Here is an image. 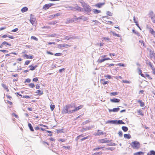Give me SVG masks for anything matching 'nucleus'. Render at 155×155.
<instances>
[{
  "instance_id": "1",
  "label": "nucleus",
  "mask_w": 155,
  "mask_h": 155,
  "mask_svg": "<svg viewBox=\"0 0 155 155\" xmlns=\"http://www.w3.org/2000/svg\"><path fill=\"white\" fill-rule=\"evenodd\" d=\"M75 106L76 104L74 103L66 105L65 106V109L63 110V112L64 113H67L68 112L73 113L82 108L84 106L82 105L76 107Z\"/></svg>"
},
{
  "instance_id": "2",
  "label": "nucleus",
  "mask_w": 155,
  "mask_h": 155,
  "mask_svg": "<svg viewBox=\"0 0 155 155\" xmlns=\"http://www.w3.org/2000/svg\"><path fill=\"white\" fill-rule=\"evenodd\" d=\"M131 147L134 149L138 150L140 147V144L137 141H134L130 143Z\"/></svg>"
},
{
  "instance_id": "3",
  "label": "nucleus",
  "mask_w": 155,
  "mask_h": 155,
  "mask_svg": "<svg viewBox=\"0 0 155 155\" xmlns=\"http://www.w3.org/2000/svg\"><path fill=\"white\" fill-rule=\"evenodd\" d=\"M84 10L87 12H89L91 11V9L90 7L87 4L84 3L83 6Z\"/></svg>"
},
{
  "instance_id": "4",
  "label": "nucleus",
  "mask_w": 155,
  "mask_h": 155,
  "mask_svg": "<svg viewBox=\"0 0 155 155\" xmlns=\"http://www.w3.org/2000/svg\"><path fill=\"white\" fill-rule=\"evenodd\" d=\"M149 15L152 22L154 23H155V14H154L153 12L151 11L149 13Z\"/></svg>"
},
{
  "instance_id": "5",
  "label": "nucleus",
  "mask_w": 155,
  "mask_h": 155,
  "mask_svg": "<svg viewBox=\"0 0 155 155\" xmlns=\"http://www.w3.org/2000/svg\"><path fill=\"white\" fill-rule=\"evenodd\" d=\"M54 5L53 3L47 4L44 5L43 7V9L45 10H47L49 9L50 7Z\"/></svg>"
},
{
  "instance_id": "6",
  "label": "nucleus",
  "mask_w": 155,
  "mask_h": 155,
  "mask_svg": "<svg viewBox=\"0 0 155 155\" xmlns=\"http://www.w3.org/2000/svg\"><path fill=\"white\" fill-rule=\"evenodd\" d=\"M111 141V140H107V138L100 139L98 140V142L100 143H108Z\"/></svg>"
},
{
  "instance_id": "7",
  "label": "nucleus",
  "mask_w": 155,
  "mask_h": 155,
  "mask_svg": "<svg viewBox=\"0 0 155 155\" xmlns=\"http://www.w3.org/2000/svg\"><path fill=\"white\" fill-rule=\"evenodd\" d=\"M148 64L149 65L152 70L153 74L155 75V68L154 67L153 65L150 62H149L148 63Z\"/></svg>"
},
{
  "instance_id": "8",
  "label": "nucleus",
  "mask_w": 155,
  "mask_h": 155,
  "mask_svg": "<svg viewBox=\"0 0 155 155\" xmlns=\"http://www.w3.org/2000/svg\"><path fill=\"white\" fill-rule=\"evenodd\" d=\"M36 93L38 95H41L43 94V91L42 89L38 90L36 91Z\"/></svg>"
},
{
  "instance_id": "9",
  "label": "nucleus",
  "mask_w": 155,
  "mask_h": 155,
  "mask_svg": "<svg viewBox=\"0 0 155 155\" xmlns=\"http://www.w3.org/2000/svg\"><path fill=\"white\" fill-rule=\"evenodd\" d=\"M120 108L119 107L114 108L113 109H109V112H117L118 111L120 110Z\"/></svg>"
},
{
  "instance_id": "10",
  "label": "nucleus",
  "mask_w": 155,
  "mask_h": 155,
  "mask_svg": "<svg viewBox=\"0 0 155 155\" xmlns=\"http://www.w3.org/2000/svg\"><path fill=\"white\" fill-rule=\"evenodd\" d=\"M36 19L35 18H33L32 15H31V17L30 19V21L31 23L33 25H34L35 24Z\"/></svg>"
},
{
  "instance_id": "11",
  "label": "nucleus",
  "mask_w": 155,
  "mask_h": 155,
  "mask_svg": "<svg viewBox=\"0 0 155 155\" xmlns=\"http://www.w3.org/2000/svg\"><path fill=\"white\" fill-rule=\"evenodd\" d=\"M150 56L151 58H155V53L151 50L150 51Z\"/></svg>"
},
{
  "instance_id": "12",
  "label": "nucleus",
  "mask_w": 155,
  "mask_h": 155,
  "mask_svg": "<svg viewBox=\"0 0 155 155\" xmlns=\"http://www.w3.org/2000/svg\"><path fill=\"white\" fill-rule=\"evenodd\" d=\"M149 32H150L153 35V36L155 37V31L152 28H149Z\"/></svg>"
},
{
  "instance_id": "13",
  "label": "nucleus",
  "mask_w": 155,
  "mask_h": 155,
  "mask_svg": "<svg viewBox=\"0 0 155 155\" xmlns=\"http://www.w3.org/2000/svg\"><path fill=\"white\" fill-rule=\"evenodd\" d=\"M110 101L111 102L113 103H118L120 102V100L119 99L114 98L113 99H110Z\"/></svg>"
},
{
  "instance_id": "14",
  "label": "nucleus",
  "mask_w": 155,
  "mask_h": 155,
  "mask_svg": "<svg viewBox=\"0 0 155 155\" xmlns=\"http://www.w3.org/2000/svg\"><path fill=\"white\" fill-rule=\"evenodd\" d=\"M110 60H111V59L109 58H104V59H99L98 61L99 63H101L105 61Z\"/></svg>"
},
{
  "instance_id": "15",
  "label": "nucleus",
  "mask_w": 155,
  "mask_h": 155,
  "mask_svg": "<svg viewBox=\"0 0 155 155\" xmlns=\"http://www.w3.org/2000/svg\"><path fill=\"white\" fill-rule=\"evenodd\" d=\"M137 102L140 104L141 107H143L144 106V102L142 100H138L137 101Z\"/></svg>"
},
{
  "instance_id": "16",
  "label": "nucleus",
  "mask_w": 155,
  "mask_h": 155,
  "mask_svg": "<svg viewBox=\"0 0 155 155\" xmlns=\"http://www.w3.org/2000/svg\"><path fill=\"white\" fill-rule=\"evenodd\" d=\"M105 80L104 79H102L101 80V82L103 85H105L109 83L108 81H105Z\"/></svg>"
},
{
  "instance_id": "17",
  "label": "nucleus",
  "mask_w": 155,
  "mask_h": 155,
  "mask_svg": "<svg viewBox=\"0 0 155 155\" xmlns=\"http://www.w3.org/2000/svg\"><path fill=\"white\" fill-rule=\"evenodd\" d=\"M144 153L141 151L136 152L134 154V155H144Z\"/></svg>"
},
{
  "instance_id": "18",
  "label": "nucleus",
  "mask_w": 155,
  "mask_h": 155,
  "mask_svg": "<svg viewBox=\"0 0 155 155\" xmlns=\"http://www.w3.org/2000/svg\"><path fill=\"white\" fill-rule=\"evenodd\" d=\"M124 137L126 139H129L131 137V136L129 134H124Z\"/></svg>"
},
{
  "instance_id": "19",
  "label": "nucleus",
  "mask_w": 155,
  "mask_h": 155,
  "mask_svg": "<svg viewBox=\"0 0 155 155\" xmlns=\"http://www.w3.org/2000/svg\"><path fill=\"white\" fill-rule=\"evenodd\" d=\"M104 4V3H97L95 5V6L98 8H100Z\"/></svg>"
},
{
  "instance_id": "20",
  "label": "nucleus",
  "mask_w": 155,
  "mask_h": 155,
  "mask_svg": "<svg viewBox=\"0 0 155 155\" xmlns=\"http://www.w3.org/2000/svg\"><path fill=\"white\" fill-rule=\"evenodd\" d=\"M2 87L5 89L7 92L9 91V90L7 86L5 84H2Z\"/></svg>"
},
{
  "instance_id": "21",
  "label": "nucleus",
  "mask_w": 155,
  "mask_h": 155,
  "mask_svg": "<svg viewBox=\"0 0 155 155\" xmlns=\"http://www.w3.org/2000/svg\"><path fill=\"white\" fill-rule=\"evenodd\" d=\"M28 10V8L26 7H25L23 8L21 10V12L23 13L25 12H27Z\"/></svg>"
},
{
  "instance_id": "22",
  "label": "nucleus",
  "mask_w": 155,
  "mask_h": 155,
  "mask_svg": "<svg viewBox=\"0 0 155 155\" xmlns=\"http://www.w3.org/2000/svg\"><path fill=\"white\" fill-rule=\"evenodd\" d=\"M147 155H155V151L150 150L149 152L147 153Z\"/></svg>"
},
{
  "instance_id": "23",
  "label": "nucleus",
  "mask_w": 155,
  "mask_h": 155,
  "mask_svg": "<svg viewBox=\"0 0 155 155\" xmlns=\"http://www.w3.org/2000/svg\"><path fill=\"white\" fill-rule=\"evenodd\" d=\"M23 57H25L26 58L28 59H32L33 58V56H29L27 54H25L23 55Z\"/></svg>"
},
{
  "instance_id": "24",
  "label": "nucleus",
  "mask_w": 155,
  "mask_h": 155,
  "mask_svg": "<svg viewBox=\"0 0 155 155\" xmlns=\"http://www.w3.org/2000/svg\"><path fill=\"white\" fill-rule=\"evenodd\" d=\"M28 125L31 131L33 132L34 131V130L31 124L30 123H28Z\"/></svg>"
},
{
  "instance_id": "25",
  "label": "nucleus",
  "mask_w": 155,
  "mask_h": 155,
  "mask_svg": "<svg viewBox=\"0 0 155 155\" xmlns=\"http://www.w3.org/2000/svg\"><path fill=\"white\" fill-rule=\"evenodd\" d=\"M2 45H8L9 46H11V44L8 43L6 41H4L2 42Z\"/></svg>"
},
{
  "instance_id": "26",
  "label": "nucleus",
  "mask_w": 155,
  "mask_h": 155,
  "mask_svg": "<svg viewBox=\"0 0 155 155\" xmlns=\"http://www.w3.org/2000/svg\"><path fill=\"white\" fill-rule=\"evenodd\" d=\"M37 67V66L35 65V66H33L32 65H30L29 66V67L30 68V70L31 71H33L35 69V68Z\"/></svg>"
},
{
  "instance_id": "27",
  "label": "nucleus",
  "mask_w": 155,
  "mask_h": 155,
  "mask_svg": "<svg viewBox=\"0 0 155 155\" xmlns=\"http://www.w3.org/2000/svg\"><path fill=\"white\" fill-rule=\"evenodd\" d=\"M97 135H102L103 134H105L106 133H103V132L102 131H101V130H98L97 131Z\"/></svg>"
},
{
  "instance_id": "28",
  "label": "nucleus",
  "mask_w": 155,
  "mask_h": 155,
  "mask_svg": "<svg viewBox=\"0 0 155 155\" xmlns=\"http://www.w3.org/2000/svg\"><path fill=\"white\" fill-rule=\"evenodd\" d=\"M137 113L139 115H141L142 116H143L144 114L142 110H139L137 111Z\"/></svg>"
},
{
  "instance_id": "29",
  "label": "nucleus",
  "mask_w": 155,
  "mask_h": 155,
  "mask_svg": "<svg viewBox=\"0 0 155 155\" xmlns=\"http://www.w3.org/2000/svg\"><path fill=\"white\" fill-rule=\"evenodd\" d=\"M142 71L141 70L140 68H139L138 69V73H139V74H140V75L142 77H144V74H142Z\"/></svg>"
},
{
  "instance_id": "30",
  "label": "nucleus",
  "mask_w": 155,
  "mask_h": 155,
  "mask_svg": "<svg viewBox=\"0 0 155 155\" xmlns=\"http://www.w3.org/2000/svg\"><path fill=\"white\" fill-rule=\"evenodd\" d=\"M101 12L100 10H98L96 9H93V12L95 14H98L100 13Z\"/></svg>"
},
{
  "instance_id": "31",
  "label": "nucleus",
  "mask_w": 155,
  "mask_h": 155,
  "mask_svg": "<svg viewBox=\"0 0 155 155\" xmlns=\"http://www.w3.org/2000/svg\"><path fill=\"white\" fill-rule=\"evenodd\" d=\"M122 130L124 132H126L128 130V128L127 127L125 126H123L122 127Z\"/></svg>"
},
{
  "instance_id": "32",
  "label": "nucleus",
  "mask_w": 155,
  "mask_h": 155,
  "mask_svg": "<svg viewBox=\"0 0 155 155\" xmlns=\"http://www.w3.org/2000/svg\"><path fill=\"white\" fill-rule=\"evenodd\" d=\"M104 147H96V148H95L93 150L94 151H95V150H100V149H103V148H104Z\"/></svg>"
},
{
  "instance_id": "33",
  "label": "nucleus",
  "mask_w": 155,
  "mask_h": 155,
  "mask_svg": "<svg viewBox=\"0 0 155 155\" xmlns=\"http://www.w3.org/2000/svg\"><path fill=\"white\" fill-rule=\"evenodd\" d=\"M71 45H70L67 44H63L61 46V47L65 48H68Z\"/></svg>"
},
{
  "instance_id": "34",
  "label": "nucleus",
  "mask_w": 155,
  "mask_h": 155,
  "mask_svg": "<svg viewBox=\"0 0 155 155\" xmlns=\"http://www.w3.org/2000/svg\"><path fill=\"white\" fill-rule=\"evenodd\" d=\"M117 92H111L110 94V95L111 96H115L117 94Z\"/></svg>"
},
{
  "instance_id": "35",
  "label": "nucleus",
  "mask_w": 155,
  "mask_h": 155,
  "mask_svg": "<svg viewBox=\"0 0 155 155\" xmlns=\"http://www.w3.org/2000/svg\"><path fill=\"white\" fill-rule=\"evenodd\" d=\"M29 86L30 87L32 88L35 87V85L34 83H31L29 84Z\"/></svg>"
},
{
  "instance_id": "36",
  "label": "nucleus",
  "mask_w": 155,
  "mask_h": 155,
  "mask_svg": "<svg viewBox=\"0 0 155 155\" xmlns=\"http://www.w3.org/2000/svg\"><path fill=\"white\" fill-rule=\"evenodd\" d=\"M31 39H33L36 41H38V38L34 36H31Z\"/></svg>"
},
{
  "instance_id": "37",
  "label": "nucleus",
  "mask_w": 155,
  "mask_h": 155,
  "mask_svg": "<svg viewBox=\"0 0 155 155\" xmlns=\"http://www.w3.org/2000/svg\"><path fill=\"white\" fill-rule=\"evenodd\" d=\"M61 15V14L60 13H57L56 14H54V15H52L51 16L53 17H55L56 16H60Z\"/></svg>"
},
{
  "instance_id": "38",
  "label": "nucleus",
  "mask_w": 155,
  "mask_h": 155,
  "mask_svg": "<svg viewBox=\"0 0 155 155\" xmlns=\"http://www.w3.org/2000/svg\"><path fill=\"white\" fill-rule=\"evenodd\" d=\"M50 108H51V110L52 111H53L55 107V106L54 105H51L50 106Z\"/></svg>"
},
{
  "instance_id": "39",
  "label": "nucleus",
  "mask_w": 155,
  "mask_h": 155,
  "mask_svg": "<svg viewBox=\"0 0 155 155\" xmlns=\"http://www.w3.org/2000/svg\"><path fill=\"white\" fill-rule=\"evenodd\" d=\"M62 54L61 53H56L54 54V55L55 56H61Z\"/></svg>"
},
{
  "instance_id": "40",
  "label": "nucleus",
  "mask_w": 155,
  "mask_h": 155,
  "mask_svg": "<svg viewBox=\"0 0 155 155\" xmlns=\"http://www.w3.org/2000/svg\"><path fill=\"white\" fill-rule=\"evenodd\" d=\"M63 148H64L66 149H68V150H70L71 148L70 146H63Z\"/></svg>"
},
{
  "instance_id": "41",
  "label": "nucleus",
  "mask_w": 155,
  "mask_h": 155,
  "mask_svg": "<svg viewBox=\"0 0 155 155\" xmlns=\"http://www.w3.org/2000/svg\"><path fill=\"white\" fill-rule=\"evenodd\" d=\"M117 123L118 124H124V123L121 120H118L117 121Z\"/></svg>"
},
{
  "instance_id": "42",
  "label": "nucleus",
  "mask_w": 155,
  "mask_h": 155,
  "mask_svg": "<svg viewBox=\"0 0 155 155\" xmlns=\"http://www.w3.org/2000/svg\"><path fill=\"white\" fill-rule=\"evenodd\" d=\"M122 82L124 83L129 84L130 83V81L125 80H123Z\"/></svg>"
},
{
  "instance_id": "43",
  "label": "nucleus",
  "mask_w": 155,
  "mask_h": 155,
  "mask_svg": "<svg viewBox=\"0 0 155 155\" xmlns=\"http://www.w3.org/2000/svg\"><path fill=\"white\" fill-rule=\"evenodd\" d=\"M106 14L107 15L109 16H112V14L109 11H107V12Z\"/></svg>"
},
{
  "instance_id": "44",
  "label": "nucleus",
  "mask_w": 155,
  "mask_h": 155,
  "mask_svg": "<svg viewBox=\"0 0 155 155\" xmlns=\"http://www.w3.org/2000/svg\"><path fill=\"white\" fill-rule=\"evenodd\" d=\"M146 76L147 77V78L150 80H151L152 79V78L148 74H146Z\"/></svg>"
},
{
  "instance_id": "45",
  "label": "nucleus",
  "mask_w": 155,
  "mask_h": 155,
  "mask_svg": "<svg viewBox=\"0 0 155 155\" xmlns=\"http://www.w3.org/2000/svg\"><path fill=\"white\" fill-rule=\"evenodd\" d=\"M101 154H102V153L101 152H96L92 154V155H99Z\"/></svg>"
},
{
  "instance_id": "46",
  "label": "nucleus",
  "mask_w": 155,
  "mask_h": 155,
  "mask_svg": "<svg viewBox=\"0 0 155 155\" xmlns=\"http://www.w3.org/2000/svg\"><path fill=\"white\" fill-rule=\"evenodd\" d=\"M72 38V37H70L69 38L68 37V36H66L64 38V39L66 40H69L70 39H71Z\"/></svg>"
},
{
  "instance_id": "47",
  "label": "nucleus",
  "mask_w": 155,
  "mask_h": 155,
  "mask_svg": "<svg viewBox=\"0 0 155 155\" xmlns=\"http://www.w3.org/2000/svg\"><path fill=\"white\" fill-rule=\"evenodd\" d=\"M30 61H26L25 63V65H28L30 63Z\"/></svg>"
},
{
  "instance_id": "48",
  "label": "nucleus",
  "mask_w": 155,
  "mask_h": 155,
  "mask_svg": "<svg viewBox=\"0 0 155 155\" xmlns=\"http://www.w3.org/2000/svg\"><path fill=\"white\" fill-rule=\"evenodd\" d=\"M6 97H7L8 99H9L11 100V99H12V97L10 96V95H6Z\"/></svg>"
},
{
  "instance_id": "49",
  "label": "nucleus",
  "mask_w": 155,
  "mask_h": 155,
  "mask_svg": "<svg viewBox=\"0 0 155 155\" xmlns=\"http://www.w3.org/2000/svg\"><path fill=\"white\" fill-rule=\"evenodd\" d=\"M105 77L108 78V79H110L111 78V76L110 75H105Z\"/></svg>"
},
{
  "instance_id": "50",
  "label": "nucleus",
  "mask_w": 155,
  "mask_h": 155,
  "mask_svg": "<svg viewBox=\"0 0 155 155\" xmlns=\"http://www.w3.org/2000/svg\"><path fill=\"white\" fill-rule=\"evenodd\" d=\"M118 134L120 137H122L123 135V133L121 131H119L118 132Z\"/></svg>"
},
{
  "instance_id": "51",
  "label": "nucleus",
  "mask_w": 155,
  "mask_h": 155,
  "mask_svg": "<svg viewBox=\"0 0 155 155\" xmlns=\"http://www.w3.org/2000/svg\"><path fill=\"white\" fill-rule=\"evenodd\" d=\"M113 35H114V36H116L117 37H120L119 35L118 34H116V33H115L114 32H113Z\"/></svg>"
},
{
  "instance_id": "52",
  "label": "nucleus",
  "mask_w": 155,
  "mask_h": 155,
  "mask_svg": "<svg viewBox=\"0 0 155 155\" xmlns=\"http://www.w3.org/2000/svg\"><path fill=\"white\" fill-rule=\"evenodd\" d=\"M115 143H111L109 144H107V145L108 146H115Z\"/></svg>"
},
{
  "instance_id": "53",
  "label": "nucleus",
  "mask_w": 155,
  "mask_h": 155,
  "mask_svg": "<svg viewBox=\"0 0 155 155\" xmlns=\"http://www.w3.org/2000/svg\"><path fill=\"white\" fill-rule=\"evenodd\" d=\"M39 125L40 126H42V127H45L47 129H48V126H47L43 125V124H39Z\"/></svg>"
},
{
  "instance_id": "54",
  "label": "nucleus",
  "mask_w": 155,
  "mask_h": 155,
  "mask_svg": "<svg viewBox=\"0 0 155 155\" xmlns=\"http://www.w3.org/2000/svg\"><path fill=\"white\" fill-rule=\"evenodd\" d=\"M18 30V28H15L12 31V32H15L17 31Z\"/></svg>"
},
{
  "instance_id": "55",
  "label": "nucleus",
  "mask_w": 155,
  "mask_h": 155,
  "mask_svg": "<svg viewBox=\"0 0 155 155\" xmlns=\"http://www.w3.org/2000/svg\"><path fill=\"white\" fill-rule=\"evenodd\" d=\"M40 84H37L36 86V88L37 89H39L40 88Z\"/></svg>"
},
{
  "instance_id": "56",
  "label": "nucleus",
  "mask_w": 155,
  "mask_h": 155,
  "mask_svg": "<svg viewBox=\"0 0 155 155\" xmlns=\"http://www.w3.org/2000/svg\"><path fill=\"white\" fill-rule=\"evenodd\" d=\"M33 81L35 82H37L38 81V79L37 78H33Z\"/></svg>"
},
{
  "instance_id": "57",
  "label": "nucleus",
  "mask_w": 155,
  "mask_h": 155,
  "mask_svg": "<svg viewBox=\"0 0 155 155\" xmlns=\"http://www.w3.org/2000/svg\"><path fill=\"white\" fill-rule=\"evenodd\" d=\"M0 51L1 52H3V53H5V52H8V51L6 50H0Z\"/></svg>"
},
{
  "instance_id": "58",
  "label": "nucleus",
  "mask_w": 155,
  "mask_h": 155,
  "mask_svg": "<svg viewBox=\"0 0 155 155\" xmlns=\"http://www.w3.org/2000/svg\"><path fill=\"white\" fill-rule=\"evenodd\" d=\"M22 97L24 98H30V96L27 95H25L23 96Z\"/></svg>"
},
{
  "instance_id": "59",
  "label": "nucleus",
  "mask_w": 155,
  "mask_h": 155,
  "mask_svg": "<svg viewBox=\"0 0 155 155\" xmlns=\"http://www.w3.org/2000/svg\"><path fill=\"white\" fill-rule=\"evenodd\" d=\"M48 44L49 45H51V44L55 45V43L54 42H48Z\"/></svg>"
},
{
  "instance_id": "60",
  "label": "nucleus",
  "mask_w": 155,
  "mask_h": 155,
  "mask_svg": "<svg viewBox=\"0 0 155 155\" xmlns=\"http://www.w3.org/2000/svg\"><path fill=\"white\" fill-rule=\"evenodd\" d=\"M12 115H14L15 117L16 118H18V116L16 114H15V113H13L12 114Z\"/></svg>"
},
{
  "instance_id": "61",
  "label": "nucleus",
  "mask_w": 155,
  "mask_h": 155,
  "mask_svg": "<svg viewBox=\"0 0 155 155\" xmlns=\"http://www.w3.org/2000/svg\"><path fill=\"white\" fill-rule=\"evenodd\" d=\"M49 140L52 141H55V139L53 138V137H51L49 138Z\"/></svg>"
},
{
  "instance_id": "62",
  "label": "nucleus",
  "mask_w": 155,
  "mask_h": 155,
  "mask_svg": "<svg viewBox=\"0 0 155 155\" xmlns=\"http://www.w3.org/2000/svg\"><path fill=\"white\" fill-rule=\"evenodd\" d=\"M106 150H113V148H112V147L107 148H106Z\"/></svg>"
},
{
  "instance_id": "63",
  "label": "nucleus",
  "mask_w": 155,
  "mask_h": 155,
  "mask_svg": "<svg viewBox=\"0 0 155 155\" xmlns=\"http://www.w3.org/2000/svg\"><path fill=\"white\" fill-rule=\"evenodd\" d=\"M117 65L118 66H124V65L122 63H119L117 64Z\"/></svg>"
},
{
  "instance_id": "64",
  "label": "nucleus",
  "mask_w": 155,
  "mask_h": 155,
  "mask_svg": "<svg viewBox=\"0 0 155 155\" xmlns=\"http://www.w3.org/2000/svg\"><path fill=\"white\" fill-rule=\"evenodd\" d=\"M90 121L89 120H87L84 121L83 123L84 124H86L89 123Z\"/></svg>"
}]
</instances>
